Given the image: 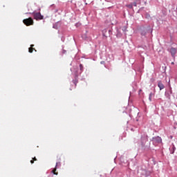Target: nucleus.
Listing matches in <instances>:
<instances>
[{
  "label": "nucleus",
  "instance_id": "obj_1",
  "mask_svg": "<svg viewBox=\"0 0 177 177\" xmlns=\"http://www.w3.org/2000/svg\"><path fill=\"white\" fill-rule=\"evenodd\" d=\"M134 143H138L143 151H149V150H151V142L149 141V136L146 133H141L140 140L134 138Z\"/></svg>",
  "mask_w": 177,
  "mask_h": 177
},
{
  "label": "nucleus",
  "instance_id": "obj_2",
  "mask_svg": "<svg viewBox=\"0 0 177 177\" xmlns=\"http://www.w3.org/2000/svg\"><path fill=\"white\" fill-rule=\"evenodd\" d=\"M25 15H32L35 20H44V16L41 15V12H26Z\"/></svg>",
  "mask_w": 177,
  "mask_h": 177
},
{
  "label": "nucleus",
  "instance_id": "obj_3",
  "mask_svg": "<svg viewBox=\"0 0 177 177\" xmlns=\"http://www.w3.org/2000/svg\"><path fill=\"white\" fill-rule=\"evenodd\" d=\"M151 142L153 146H157V145H160V143H162V138L160 136H155L151 139Z\"/></svg>",
  "mask_w": 177,
  "mask_h": 177
},
{
  "label": "nucleus",
  "instance_id": "obj_4",
  "mask_svg": "<svg viewBox=\"0 0 177 177\" xmlns=\"http://www.w3.org/2000/svg\"><path fill=\"white\" fill-rule=\"evenodd\" d=\"M149 31H150L151 34V32H153V29L147 30L145 27L143 26L140 28V34L141 37H144L145 38H146V35H147V32H149Z\"/></svg>",
  "mask_w": 177,
  "mask_h": 177
},
{
  "label": "nucleus",
  "instance_id": "obj_5",
  "mask_svg": "<svg viewBox=\"0 0 177 177\" xmlns=\"http://www.w3.org/2000/svg\"><path fill=\"white\" fill-rule=\"evenodd\" d=\"M23 23L24 24H25V26H32L34 24V20L32 19V18L29 17L24 19Z\"/></svg>",
  "mask_w": 177,
  "mask_h": 177
},
{
  "label": "nucleus",
  "instance_id": "obj_6",
  "mask_svg": "<svg viewBox=\"0 0 177 177\" xmlns=\"http://www.w3.org/2000/svg\"><path fill=\"white\" fill-rule=\"evenodd\" d=\"M176 50L177 49L174 47L168 48H167V52L171 53V57H175V55H176Z\"/></svg>",
  "mask_w": 177,
  "mask_h": 177
},
{
  "label": "nucleus",
  "instance_id": "obj_7",
  "mask_svg": "<svg viewBox=\"0 0 177 177\" xmlns=\"http://www.w3.org/2000/svg\"><path fill=\"white\" fill-rule=\"evenodd\" d=\"M79 67L80 70L75 73L76 77H78V75H80V74H82L84 72V65H82V64H80Z\"/></svg>",
  "mask_w": 177,
  "mask_h": 177
},
{
  "label": "nucleus",
  "instance_id": "obj_8",
  "mask_svg": "<svg viewBox=\"0 0 177 177\" xmlns=\"http://www.w3.org/2000/svg\"><path fill=\"white\" fill-rule=\"evenodd\" d=\"M141 175L145 177H149L151 175V171H149V170L144 169V170H142Z\"/></svg>",
  "mask_w": 177,
  "mask_h": 177
},
{
  "label": "nucleus",
  "instance_id": "obj_9",
  "mask_svg": "<svg viewBox=\"0 0 177 177\" xmlns=\"http://www.w3.org/2000/svg\"><path fill=\"white\" fill-rule=\"evenodd\" d=\"M171 95H172V88H170L169 91L165 93V96L167 99H171Z\"/></svg>",
  "mask_w": 177,
  "mask_h": 177
},
{
  "label": "nucleus",
  "instance_id": "obj_10",
  "mask_svg": "<svg viewBox=\"0 0 177 177\" xmlns=\"http://www.w3.org/2000/svg\"><path fill=\"white\" fill-rule=\"evenodd\" d=\"M176 150V147H175V145H174V143H172L169 147L170 154H174L175 153Z\"/></svg>",
  "mask_w": 177,
  "mask_h": 177
},
{
  "label": "nucleus",
  "instance_id": "obj_11",
  "mask_svg": "<svg viewBox=\"0 0 177 177\" xmlns=\"http://www.w3.org/2000/svg\"><path fill=\"white\" fill-rule=\"evenodd\" d=\"M158 86L160 88V91H162V89L165 88V86H164V84H162L161 80L158 81Z\"/></svg>",
  "mask_w": 177,
  "mask_h": 177
},
{
  "label": "nucleus",
  "instance_id": "obj_12",
  "mask_svg": "<svg viewBox=\"0 0 177 177\" xmlns=\"http://www.w3.org/2000/svg\"><path fill=\"white\" fill-rule=\"evenodd\" d=\"M154 96H156V94L154 93L151 92L149 95V102H153V98H154Z\"/></svg>",
  "mask_w": 177,
  "mask_h": 177
},
{
  "label": "nucleus",
  "instance_id": "obj_13",
  "mask_svg": "<svg viewBox=\"0 0 177 177\" xmlns=\"http://www.w3.org/2000/svg\"><path fill=\"white\" fill-rule=\"evenodd\" d=\"M53 28H55V30H57L59 28V21L53 24Z\"/></svg>",
  "mask_w": 177,
  "mask_h": 177
},
{
  "label": "nucleus",
  "instance_id": "obj_14",
  "mask_svg": "<svg viewBox=\"0 0 177 177\" xmlns=\"http://www.w3.org/2000/svg\"><path fill=\"white\" fill-rule=\"evenodd\" d=\"M116 37L117 38H121L122 37V33H121L118 30H117Z\"/></svg>",
  "mask_w": 177,
  "mask_h": 177
},
{
  "label": "nucleus",
  "instance_id": "obj_15",
  "mask_svg": "<svg viewBox=\"0 0 177 177\" xmlns=\"http://www.w3.org/2000/svg\"><path fill=\"white\" fill-rule=\"evenodd\" d=\"M60 167H62V163L60 162V160H58V161L56 162L55 168H56V169L60 168Z\"/></svg>",
  "mask_w": 177,
  "mask_h": 177
},
{
  "label": "nucleus",
  "instance_id": "obj_16",
  "mask_svg": "<svg viewBox=\"0 0 177 177\" xmlns=\"http://www.w3.org/2000/svg\"><path fill=\"white\" fill-rule=\"evenodd\" d=\"M126 7L128 8V9H133V4H132V3H130L129 4H127Z\"/></svg>",
  "mask_w": 177,
  "mask_h": 177
},
{
  "label": "nucleus",
  "instance_id": "obj_17",
  "mask_svg": "<svg viewBox=\"0 0 177 177\" xmlns=\"http://www.w3.org/2000/svg\"><path fill=\"white\" fill-rule=\"evenodd\" d=\"M50 10H55L56 9V6L55 4H52L49 7Z\"/></svg>",
  "mask_w": 177,
  "mask_h": 177
},
{
  "label": "nucleus",
  "instance_id": "obj_18",
  "mask_svg": "<svg viewBox=\"0 0 177 177\" xmlns=\"http://www.w3.org/2000/svg\"><path fill=\"white\" fill-rule=\"evenodd\" d=\"M66 53H67V50H64V46H62V52L61 55L63 56V55H66Z\"/></svg>",
  "mask_w": 177,
  "mask_h": 177
},
{
  "label": "nucleus",
  "instance_id": "obj_19",
  "mask_svg": "<svg viewBox=\"0 0 177 177\" xmlns=\"http://www.w3.org/2000/svg\"><path fill=\"white\" fill-rule=\"evenodd\" d=\"M106 32H107V29H104L102 30V35L103 37H105L106 38H107V36H106Z\"/></svg>",
  "mask_w": 177,
  "mask_h": 177
},
{
  "label": "nucleus",
  "instance_id": "obj_20",
  "mask_svg": "<svg viewBox=\"0 0 177 177\" xmlns=\"http://www.w3.org/2000/svg\"><path fill=\"white\" fill-rule=\"evenodd\" d=\"M56 169H56V167H55V169L51 171V174H53L54 175H58V173L56 172Z\"/></svg>",
  "mask_w": 177,
  "mask_h": 177
},
{
  "label": "nucleus",
  "instance_id": "obj_21",
  "mask_svg": "<svg viewBox=\"0 0 177 177\" xmlns=\"http://www.w3.org/2000/svg\"><path fill=\"white\" fill-rule=\"evenodd\" d=\"M33 50H35V52H37V50H35V48H32V47L29 48V53H32Z\"/></svg>",
  "mask_w": 177,
  "mask_h": 177
},
{
  "label": "nucleus",
  "instance_id": "obj_22",
  "mask_svg": "<svg viewBox=\"0 0 177 177\" xmlns=\"http://www.w3.org/2000/svg\"><path fill=\"white\" fill-rule=\"evenodd\" d=\"M131 4H133V6H138V1H134V2H133V3H131Z\"/></svg>",
  "mask_w": 177,
  "mask_h": 177
},
{
  "label": "nucleus",
  "instance_id": "obj_23",
  "mask_svg": "<svg viewBox=\"0 0 177 177\" xmlns=\"http://www.w3.org/2000/svg\"><path fill=\"white\" fill-rule=\"evenodd\" d=\"M154 81H156V80L153 77H151L149 80V82H151V84L154 83Z\"/></svg>",
  "mask_w": 177,
  "mask_h": 177
},
{
  "label": "nucleus",
  "instance_id": "obj_24",
  "mask_svg": "<svg viewBox=\"0 0 177 177\" xmlns=\"http://www.w3.org/2000/svg\"><path fill=\"white\" fill-rule=\"evenodd\" d=\"M145 18H146V19H150V14L146 13V14H145Z\"/></svg>",
  "mask_w": 177,
  "mask_h": 177
},
{
  "label": "nucleus",
  "instance_id": "obj_25",
  "mask_svg": "<svg viewBox=\"0 0 177 177\" xmlns=\"http://www.w3.org/2000/svg\"><path fill=\"white\" fill-rule=\"evenodd\" d=\"M143 9H145L144 7L140 8L137 11V13H140L141 10H143Z\"/></svg>",
  "mask_w": 177,
  "mask_h": 177
},
{
  "label": "nucleus",
  "instance_id": "obj_26",
  "mask_svg": "<svg viewBox=\"0 0 177 177\" xmlns=\"http://www.w3.org/2000/svg\"><path fill=\"white\" fill-rule=\"evenodd\" d=\"M108 32H109V37H110V35H113V30H108Z\"/></svg>",
  "mask_w": 177,
  "mask_h": 177
},
{
  "label": "nucleus",
  "instance_id": "obj_27",
  "mask_svg": "<svg viewBox=\"0 0 177 177\" xmlns=\"http://www.w3.org/2000/svg\"><path fill=\"white\" fill-rule=\"evenodd\" d=\"M82 38H83V39H86V38H88V37H86V35H83Z\"/></svg>",
  "mask_w": 177,
  "mask_h": 177
},
{
  "label": "nucleus",
  "instance_id": "obj_28",
  "mask_svg": "<svg viewBox=\"0 0 177 177\" xmlns=\"http://www.w3.org/2000/svg\"><path fill=\"white\" fill-rule=\"evenodd\" d=\"M59 10L57 8L54 9V13H57Z\"/></svg>",
  "mask_w": 177,
  "mask_h": 177
},
{
  "label": "nucleus",
  "instance_id": "obj_29",
  "mask_svg": "<svg viewBox=\"0 0 177 177\" xmlns=\"http://www.w3.org/2000/svg\"><path fill=\"white\" fill-rule=\"evenodd\" d=\"M73 84H75V85H77V83L78 82L77 80H73Z\"/></svg>",
  "mask_w": 177,
  "mask_h": 177
},
{
  "label": "nucleus",
  "instance_id": "obj_30",
  "mask_svg": "<svg viewBox=\"0 0 177 177\" xmlns=\"http://www.w3.org/2000/svg\"><path fill=\"white\" fill-rule=\"evenodd\" d=\"M100 64H106V62L104 61H101Z\"/></svg>",
  "mask_w": 177,
  "mask_h": 177
},
{
  "label": "nucleus",
  "instance_id": "obj_31",
  "mask_svg": "<svg viewBox=\"0 0 177 177\" xmlns=\"http://www.w3.org/2000/svg\"><path fill=\"white\" fill-rule=\"evenodd\" d=\"M122 30H123V31H124V32L127 31V26H124Z\"/></svg>",
  "mask_w": 177,
  "mask_h": 177
},
{
  "label": "nucleus",
  "instance_id": "obj_32",
  "mask_svg": "<svg viewBox=\"0 0 177 177\" xmlns=\"http://www.w3.org/2000/svg\"><path fill=\"white\" fill-rule=\"evenodd\" d=\"M33 161H37V158H33Z\"/></svg>",
  "mask_w": 177,
  "mask_h": 177
},
{
  "label": "nucleus",
  "instance_id": "obj_33",
  "mask_svg": "<svg viewBox=\"0 0 177 177\" xmlns=\"http://www.w3.org/2000/svg\"><path fill=\"white\" fill-rule=\"evenodd\" d=\"M30 162H31L32 164H34V160H30Z\"/></svg>",
  "mask_w": 177,
  "mask_h": 177
},
{
  "label": "nucleus",
  "instance_id": "obj_34",
  "mask_svg": "<svg viewBox=\"0 0 177 177\" xmlns=\"http://www.w3.org/2000/svg\"><path fill=\"white\" fill-rule=\"evenodd\" d=\"M171 64L174 66V64H175V62H171Z\"/></svg>",
  "mask_w": 177,
  "mask_h": 177
},
{
  "label": "nucleus",
  "instance_id": "obj_35",
  "mask_svg": "<svg viewBox=\"0 0 177 177\" xmlns=\"http://www.w3.org/2000/svg\"><path fill=\"white\" fill-rule=\"evenodd\" d=\"M30 46H31L30 48H32V46H34V44H32Z\"/></svg>",
  "mask_w": 177,
  "mask_h": 177
},
{
  "label": "nucleus",
  "instance_id": "obj_36",
  "mask_svg": "<svg viewBox=\"0 0 177 177\" xmlns=\"http://www.w3.org/2000/svg\"><path fill=\"white\" fill-rule=\"evenodd\" d=\"M131 131H133V129H131Z\"/></svg>",
  "mask_w": 177,
  "mask_h": 177
},
{
  "label": "nucleus",
  "instance_id": "obj_37",
  "mask_svg": "<svg viewBox=\"0 0 177 177\" xmlns=\"http://www.w3.org/2000/svg\"><path fill=\"white\" fill-rule=\"evenodd\" d=\"M171 139H172V136H171Z\"/></svg>",
  "mask_w": 177,
  "mask_h": 177
}]
</instances>
